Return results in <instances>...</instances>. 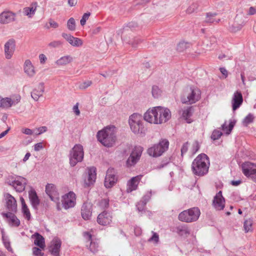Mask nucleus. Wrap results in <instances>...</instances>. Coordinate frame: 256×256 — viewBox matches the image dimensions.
<instances>
[{
    "label": "nucleus",
    "instance_id": "f257e3e1",
    "mask_svg": "<svg viewBox=\"0 0 256 256\" xmlns=\"http://www.w3.org/2000/svg\"><path fill=\"white\" fill-rule=\"evenodd\" d=\"M116 128L114 126H108L97 134L98 140L107 147L112 146L116 140Z\"/></svg>",
    "mask_w": 256,
    "mask_h": 256
},
{
    "label": "nucleus",
    "instance_id": "f03ea898",
    "mask_svg": "<svg viewBox=\"0 0 256 256\" xmlns=\"http://www.w3.org/2000/svg\"><path fill=\"white\" fill-rule=\"evenodd\" d=\"M208 156L204 154H199L193 161L192 168L196 175L204 176L206 174L209 168Z\"/></svg>",
    "mask_w": 256,
    "mask_h": 256
},
{
    "label": "nucleus",
    "instance_id": "7ed1b4c3",
    "mask_svg": "<svg viewBox=\"0 0 256 256\" xmlns=\"http://www.w3.org/2000/svg\"><path fill=\"white\" fill-rule=\"evenodd\" d=\"M128 124L132 132L135 134L144 136L146 128L144 126V118L141 114L134 113L128 118Z\"/></svg>",
    "mask_w": 256,
    "mask_h": 256
},
{
    "label": "nucleus",
    "instance_id": "20e7f679",
    "mask_svg": "<svg viewBox=\"0 0 256 256\" xmlns=\"http://www.w3.org/2000/svg\"><path fill=\"white\" fill-rule=\"evenodd\" d=\"M201 92L194 86L187 87L184 92L181 98L182 102L186 104H193L200 98Z\"/></svg>",
    "mask_w": 256,
    "mask_h": 256
},
{
    "label": "nucleus",
    "instance_id": "39448f33",
    "mask_svg": "<svg viewBox=\"0 0 256 256\" xmlns=\"http://www.w3.org/2000/svg\"><path fill=\"white\" fill-rule=\"evenodd\" d=\"M200 211L198 207H194L183 210L180 213L178 219L182 222L190 223L196 222L199 218Z\"/></svg>",
    "mask_w": 256,
    "mask_h": 256
},
{
    "label": "nucleus",
    "instance_id": "423d86ee",
    "mask_svg": "<svg viewBox=\"0 0 256 256\" xmlns=\"http://www.w3.org/2000/svg\"><path fill=\"white\" fill-rule=\"evenodd\" d=\"M84 156L83 146L80 144H76L70 150L69 154L70 164L74 166L78 162L82 161Z\"/></svg>",
    "mask_w": 256,
    "mask_h": 256
},
{
    "label": "nucleus",
    "instance_id": "0eeeda50",
    "mask_svg": "<svg viewBox=\"0 0 256 256\" xmlns=\"http://www.w3.org/2000/svg\"><path fill=\"white\" fill-rule=\"evenodd\" d=\"M169 142L166 139H163L160 141L158 144H154L148 150V153L150 156L158 157L162 155L168 148Z\"/></svg>",
    "mask_w": 256,
    "mask_h": 256
},
{
    "label": "nucleus",
    "instance_id": "6e6552de",
    "mask_svg": "<svg viewBox=\"0 0 256 256\" xmlns=\"http://www.w3.org/2000/svg\"><path fill=\"white\" fill-rule=\"evenodd\" d=\"M156 122L161 124L166 122L171 118V112L168 108L162 106H156Z\"/></svg>",
    "mask_w": 256,
    "mask_h": 256
},
{
    "label": "nucleus",
    "instance_id": "1a4fd4ad",
    "mask_svg": "<svg viewBox=\"0 0 256 256\" xmlns=\"http://www.w3.org/2000/svg\"><path fill=\"white\" fill-rule=\"evenodd\" d=\"M142 151L143 148L142 146H135L126 160V166L130 167L134 166L140 160Z\"/></svg>",
    "mask_w": 256,
    "mask_h": 256
},
{
    "label": "nucleus",
    "instance_id": "9d476101",
    "mask_svg": "<svg viewBox=\"0 0 256 256\" xmlns=\"http://www.w3.org/2000/svg\"><path fill=\"white\" fill-rule=\"evenodd\" d=\"M21 96L19 94L13 95L12 98H2L0 96V108H8L20 102Z\"/></svg>",
    "mask_w": 256,
    "mask_h": 256
},
{
    "label": "nucleus",
    "instance_id": "9b49d317",
    "mask_svg": "<svg viewBox=\"0 0 256 256\" xmlns=\"http://www.w3.org/2000/svg\"><path fill=\"white\" fill-rule=\"evenodd\" d=\"M76 197L75 194L70 192L62 197V204L65 209L74 207L76 204Z\"/></svg>",
    "mask_w": 256,
    "mask_h": 256
},
{
    "label": "nucleus",
    "instance_id": "f8f14e48",
    "mask_svg": "<svg viewBox=\"0 0 256 256\" xmlns=\"http://www.w3.org/2000/svg\"><path fill=\"white\" fill-rule=\"evenodd\" d=\"M16 50V43L13 39L8 40L4 46L5 57L6 59H10Z\"/></svg>",
    "mask_w": 256,
    "mask_h": 256
},
{
    "label": "nucleus",
    "instance_id": "ddd939ff",
    "mask_svg": "<svg viewBox=\"0 0 256 256\" xmlns=\"http://www.w3.org/2000/svg\"><path fill=\"white\" fill-rule=\"evenodd\" d=\"M212 206L217 210H221L225 206V200L222 196V191H219L214 196L212 200Z\"/></svg>",
    "mask_w": 256,
    "mask_h": 256
},
{
    "label": "nucleus",
    "instance_id": "4468645a",
    "mask_svg": "<svg viewBox=\"0 0 256 256\" xmlns=\"http://www.w3.org/2000/svg\"><path fill=\"white\" fill-rule=\"evenodd\" d=\"M242 168L244 174L246 176L254 175L256 176V164L246 162L242 164Z\"/></svg>",
    "mask_w": 256,
    "mask_h": 256
},
{
    "label": "nucleus",
    "instance_id": "2eb2a0df",
    "mask_svg": "<svg viewBox=\"0 0 256 256\" xmlns=\"http://www.w3.org/2000/svg\"><path fill=\"white\" fill-rule=\"evenodd\" d=\"M16 14L10 11H4L0 14V22L9 24L16 20Z\"/></svg>",
    "mask_w": 256,
    "mask_h": 256
},
{
    "label": "nucleus",
    "instance_id": "dca6fc26",
    "mask_svg": "<svg viewBox=\"0 0 256 256\" xmlns=\"http://www.w3.org/2000/svg\"><path fill=\"white\" fill-rule=\"evenodd\" d=\"M112 220V216L110 212L104 211L99 214L97 218V222L102 226H107L110 224Z\"/></svg>",
    "mask_w": 256,
    "mask_h": 256
},
{
    "label": "nucleus",
    "instance_id": "f3484780",
    "mask_svg": "<svg viewBox=\"0 0 256 256\" xmlns=\"http://www.w3.org/2000/svg\"><path fill=\"white\" fill-rule=\"evenodd\" d=\"M62 36L64 38L71 46L75 47H79L83 44L82 40L78 38H75L70 34L63 32Z\"/></svg>",
    "mask_w": 256,
    "mask_h": 256
},
{
    "label": "nucleus",
    "instance_id": "a211bd4d",
    "mask_svg": "<svg viewBox=\"0 0 256 256\" xmlns=\"http://www.w3.org/2000/svg\"><path fill=\"white\" fill-rule=\"evenodd\" d=\"M46 192L52 200L56 202L59 201L58 194L54 184H48L46 186Z\"/></svg>",
    "mask_w": 256,
    "mask_h": 256
},
{
    "label": "nucleus",
    "instance_id": "6ab92c4d",
    "mask_svg": "<svg viewBox=\"0 0 256 256\" xmlns=\"http://www.w3.org/2000/svg\"><path fill=\"white\" fill-rule=\"evenodd\" d=\"M61 240L58 238H54L50 242L49 252L53 256H58L61 246Z\"/></svg>",
    "mask_w": 256,
    "mask_h": 256
},
{
    "label": "nucleus",
    "instance_id": "aec40b11",
    "mask_svg": "<svg viewBox=\"0 0 256 256\" xmlns=\"http://www.w3.org/2000/svg\"><path fill=\"white\" fill-rule=\"evenodd\" d=\"M24 73L29 78H33L36 74L35 68L30 60H26L24 61Z\"/></svg>",
    "mask_w": 256,
    "mask_h": 256
},
{
    "label": "nucleus",
    "instance_id": "412c9836",
    "mask_svg": "<svg viewBox=\"0 0 256 256\" xmlns=\"http://www.w3.org/2000/svg\"><path fill=\"white\" fill-rule=\"evenodd\" d=\"M243 98L242 93L238 91L235 92L232 100V110L234 111L237 110L241 106Z\"/></svg>",
    "mask_w": 256,
    "mask_h": 256
},
{
    "label": "nucleus",
    "instance_id": "4be33fe9",
    "mask_svg": "<svg viewBox=\"0 0 256 256\" xmlns=\"http://www.w3.org/2000/svg\"><path fill=\"white\" fill-rule=\"evenodd\" d=\"M143 118L150 123L157 124L156 107L148 109L144 114Z\"/></svg>",
    "mask_w": 256,
    "mask_h": 256
},
{
    "label": "nucleus",
    "instance_id": "5701e85b",
    "mask_svg": "<svg viewBox=\"0 0 256 256\" xmlns=\"http://www.w3.org/2000/svg\"><path fill=\"white\" fill-rule=\"evenodd\" d=\"M92 205L88 202L84 203L82 207L81 210L82 218L84 220H90L92 216Z\"/></svg>",
    "mask_w": 256,
    "mask_h": 256
},
{
    "label": "nucleus",
    "instance_id": "b1692460",
    "mask_svg": "<svg viewBox=\"0 0 256 256\" xmlns=\"http://www.w3.org/2000/svg\"><path fill=\"white\" fill-rule=\"evenodd\" d=\"M20 180H14L10 184L18 192H22L24 190L26 180L24 177H20Z\"/></svg>",
    "mask_w": 256,
    "mask_h": 256
},
{
    "label": "nucleus",
    "instance_id": "393cba45",
    "mask_svg": "<svg viewBox=\"0 0 256 256\" xmlns=\"http://www.w3.org/2000/svg\"><path fill=\"white\" fill-rule=\"evenodd\" d=\"M6 208L10 211L15 212L16 211V201L11 194H6Z\"/></svg>",
    "mask_w": 256,
    "mask_h": 256
},
{
    "label": "nucleus",
    "instance_id": "a878e982",
    "mask_svg": "<svg viewBox=\"0 0 256 256\" xmlns=\"http://www.w3.org/2000/svg\"><path fill=\"white\" fill-rule=\"evenodd\" d=\"M140 180L139 177H132L127 183V192H130L137 189L138 184Z\"/></svg>",
    "mask_w": 256,
    "mask_h": 256
},
{
    "label": "nucleus",
    "instance_id": "bb28decb",
    "mask_svg": "<svg viewBox=\"0 0 256 256\" xmlns=\"http://www.w3.org/2000/svg\"><path fill=\"white\" fill-rule=\"evenodd\" d=\"M28 197L32 207L34 209H37L40 204V200L34 190H31L29 191Z\"/></svg>",
    "mask_w": 256,
    "mask_h": 256
},
{
    "label": "nucleus",
    "instance_id": "cd10ccee",
    "mask_svg": "<svg viewBox=\"0 0 256 256\" xmlns=\"http://www.w3.org/2000/svg\"><path fill=\"white\" fill-rule=\"evenodd\" d=\"M4 216L8 218V223L12 226H18L20 224V221L17 217L12 212L2 213Z\"/></svg>",
    "mask_w": 256,
    "mask_h": 256
},
{
    "label": "nucleus",
    "instance_id": "c85d7f7f",
    "mask_svg": "<svg viewBox=\"0 0 256 256\" xmlns=\"http://www.w3.org/2000/svg\"><path fill=\"white\" fill-rule=\"evenodd\" d=\"M73 58L70 55H66L60 57L55 62L56 64L58 66H66L73 61Z\"/></svg>",
    "mask_w": 256,
    "mask_h": 256
},
{
    "label": "nucleus",
    "instance_id": "c756f323",
    "mask_svg": "<svg viewBox=\"0 0 256 256\" xmlns=\"http://www.w3.org/2000/svg\"><path fill=\"white\" fill-rule=\"evenodd\" d=\"M37 8V3H32L30 6L26 7L23 9V13L24 16H28L29 18H31L35 14Z\"/></svg>",
    "mask_w": 256,
    "mask_h": 256
},
{
    "label": "nucleus",
    "instance_id": "7c9ffc66",
    "mask_svg": "<svg viewBox=\"0 0 256 256\" xmlns=\"http://www.w3.org/2000/svg\"><path fill=\"white\" fill-rule=\"evenodd\" d=\"M44 92V84L43 83H40L38 86V89H34L31 93L32 98L37 101L38 98L42 96Z\"/></svg>",
    "mask_w": 256,
    "mask_h": 256
},
{
    "label": "nucleus",
    "instance_id": "2f4dec72",
    "mask_svg": "<svg viewBox=\"0 0 256 256\" xmlns=\"http://www.w3.org/2000/svg\"><path fill=\"white\" fill-rule=\"evenodd\" d=\"M32 238H34V244L39 246L40 248H44L45 247V242L44 238L38 232H36L32 235Z\"/></svg>",
    "mask_w": 256,
    "mask_h": 256
},
{
    "label": "nucleus",
    "instance_id": "473e14b6",
    "mask_svg": "<svg viewBox=\"0 0 256 256\" xmlns=\"http://www.w3.org/2000/svg\"><path fill=\"white\" fill-rule=\"evenodd\" d=\"M193 113V108L192 106H190L182 110V116L186 121L188 123H191L192 120L190 118L192 116Z\"/></svg>",
    "mask_w": 256,
    "mask_h": 256
},
{
    "label": "nucleus",
    "instance_id": "72a5a7b5",
    "mask_svg": "<svg viewBox=\"0 0 256 256\" xmlns=\"http://www.w3.org/2000/svg\"><path fill=\"white\" fill-rule=\"evenodd\" d=\"M218 14L216 12L206 14L205 22L207 23H218L220 21V18H217Z\"/></svg>",
    "mask_w": 256,
    "mask_h": 256
},
{
    "label": "nucleus",
    "instance_id": "f704fd0d",
    "mask_svg": "<svg viewBox=\"0 0 256 256\" xmlns=\"http://www.w3.org/2000/svg\"><path fill=\"white\" fill-rule=\"evenodd\" d=\"M176 232L180 236H187L190 234L188 228L185 224L179 226L176 228Z\"/></svg>",
    "mask_w": 256,
    "mask_h": 256
},
{
    "label": "nucleus",
    "instance_id": "c9c22d12",
    "mask_svg": "<svg viewBox=\"0 0 256 256\" xmlns=\"http://www.w3.org/2000/svg\"><path fill=\"white\" fill-rule=\"evenodd\" d=\"M252 224L253 220L252 218H250L244 220V228L246 233L252 232L253 231Z\"/></svg>",
    "mask_w": 256,
    "mask_h": 256
},
{
    "label": "nucleus",
    "instance_id": "e433bc0d",
    "mask_svg": "<svg viewBox=\"0 0 256 256\" xmlns=\"http://www.w3.org/2000/svg\"><path fill=\"white\" fill-rule=\"evenodd\" d=\"M117 181V177H105L104 186L106 188H110L116 184Z\"/></svg>",
    "mask_w": 256,
    "mask_h": 256
},
{
    "label": "nucleus",
    "instance_id": "4c0bfd02",
    "mask_svg": "<svg viewBox=\"0 0 256 256\" xmlns=\"http://www.w3.org/2000/svg\"><path fill=\"white\" fill-rule=\"evenodd\" d=\"M96 177H84V188L93 185L96 182Z\"/></svg>",
    "mask_w": 256,
    "mask_h": 256
},
{
    "label": "nucleus",
    "instance_id": "58836bf2",
    "mask_svg": "<svg viewBox=\"0 0 256 256\" xmlns=\"http://www.w3.org/2000/svg\"><path fill=\"white\" fill-rule=\"evenodd\" d=\"M234 122H230L229 124V125H228V126L226 124V122H224L222 126V130L226 134H229L234 126Z\"/></svg>",
    "mask_w": 256,
    "mask_h": 256
},
{
    "label": "nucleus",
    "instance_id": "ea45409f",
    "mask_svg": "<svg viewBox=\"0 0 256 256\" xmlns=\"http://www.w3.org/2000/svg\"><path fill=\"white\" fill-rule=\"evenodd\" d=\"M66 26L70 31H74L76 28V21L73 18H70L67 22Z\"/></svg>",
    "mask_w": 256,
    "mask_h": 256
},
{
    "label": "nucleus",
    "instance_id": "a19ab883",
    "mask_svg": "<svg viewBox=\"0 0 256 256\" xmlns=\"http://www.w3.org/2000/svg\"><path fill=\"white\" fill-rule=\"evenodd\" d=\"M190 44L188 42H182L178 45L177 49L180 52H183L190 48Z\"/></svg>",
    "mask_w": 256,
    "mask_h": 256
},
{
    "label": "nucleus",
    "instance_id": "79ce46f5",
    "mask_svg": "<svg viewBox=\"0 0 256 256\" xmlns=\"http://www.w3.org/2000/svg\"><path fill=\"white\" fill-rule=\"evenodd\" d=\"M254 120L253 115L249 114L242 120L243 125L247 126L248 124L251 123Z\"/></svg>",
    "mask_w": 256,
    "mask_h": 256
},
{
    "label": "nucleus",
    "instance_id": "37998d69",
    "mask_svg": "<svg viewBox=\"0 0 256 256\" xmlns=\"http://www.w3.org/2000/svg\"><path fill=\"white\" fill-rule=\"evenodd\" d=\"M152 94L155 98H158L161 94V90L158 86H154L152 88Z\"/></svg>",
    "mask_w": 256,
    "mask_h": 256
},
{
    "label": "nucleus",
    "instance_id": "c03bdc74",
    "mask_svg": "<svg viewBox=\"0 0 256 256\" xmlns=\"http://www.w3.org/2000/svg\"><path fill=\"white\" fill-rule=\"evenodd\" d=\"M86 172L88 174V176H96V168L94 166L88 167L86 168Z\"/></svg>",
    "mask_w": 256,
    "mask_h": 256
},
{
    "label": "nucleus",
    "instance_id": "a18cd8bd",
    "mask_svg": "<svg viewBox=\"0 0 256 256\" xmlns=\"http://www.w3.org/2000/svg\"><path fill=\"white\" fill-rule=\"evenodd\" d=\"M98 244L95 242L91 241L90 244V250L93 253L96 252L98 250Z\"/></svg>",
    "mask_w": 256,
    "mask_h": 256
},
{
    "label": "nucleus",
    "instance_id": "49530a36",
    "mask_svg": "<svg viewBox=\"0 0 256 256\" xmlns=\"http://www.w3.org/2000/svg\"><path fill=\"white\" fill-rule=\"evenodd\" d=\"M146 205V204H145V202H143L141 200L138 202L136 206L139 212L142 214L143 212L144 211V208Z\"/></svg>",
    "mask_w": 256,
    "mask_h": 256
},
{
    "label": "nucleus",
    "instance_id": "de8ad7c7",
    "mask_svg": "<svg viewBox=\"0 0 256 256\" xmlns=\"http://www.w3.org/2000/svg\"><path fill=\"white\" fill-rule=\"evenodd\" d=\"M222 134L220 130H215L212 133L211 138L213 140H216L220 138Z\"/></svg>",
    "mask_w": 256,
    "mask_h": 256
},
{
    "label": "nucleus",
    "instance_id": "09e8293b",
    "mask_svg": "<svg viewBox=\"0 0 256 256\" xmlns=\"http://www.w3.org/2000/svg\"><path fill=\"white\" fill-rule=\"evenodd\" d=\"M90 14H91L90 12H87L83 14L82 19L80 20V24L82 26H84L86 24V22L89 18Z\"/></svg>",
    "mask_w": 256,
    "mask_h": 256
},
{
    "label": "nucleus",
    "instance_id": "8fccbe9b",
    "mask_svg": "<svg viewBox=\"0 0 256 256\" xmlns=\"http://www.w3.org/2000/svg\"><path fill=\"white\" fill-rule=\"evenodd\" d=\"M198 5L196 3L192 4L186 10V12L188 14H190L194 12L198 8Z\"/></svg>",
    "mask_w": 256,
    "mask_h": 256
},
{
    "label": "nucleus",
    "instance_id": "3c124183",
    "mask_svg": "<svg viewBox=\"0 0 256 256\" xmlns=\"http://www.w3.org/2000/svg\"><path fill=\"white\" fill-rule=\"evenodd\" d=\"M2 241L5 248L10 252H12V249L10 246V244L8 240L2 236Z\"/></svg>",
    "mask_w": 256,
    "mask_h": 256
},
{
    "label": "nucleus",
    "instance_id": "603ef678",
    "mask_svg": "<svg viewBox=\"0 0 256 256\" xmlns=\"http://www.w3.org/2000/svg\"><path fill=\"white\" fill-rule=\"evenodd\" d=\"M62 42L60 40H54L48 44V46L50 48H56L60 46Z\"/></svg>",
    "mask_w": 256,
    "mask_h": 256
},
{
    "label": "nucleus",
    "instance_id": "864d4df0",
    "mask_svg": "<svg viewBox=\"0 0 256 256\" xmlns=\"http://www.w3.org/2000/svg\"><path fill=\"white\" fill-rule=\"evenodd\" d=\"M92 84V82L90 80H86L81 83L79 85V88L80 90H85L90 86Z\"/></svg>",
    "mask_w": 256,
    "mask_h": 256
},
{
    "label": "nucleus",
    "instance_id": "5fc2aeb1",
    "mask_svg": "<svg viewBox=\"0 0 256 256\" xmlns=\"http://www.w3.org/2000/svg\"><path fill=\"white\" fill-rule=\"evenodd\" d=\"M152 190L148 191L144 196L142 198L141 200L143 202H145V204H147V202L150 200L152 196Z\"/></svg>",
    "mask_w": 256,
    "mask_h": 256
},
{
    "label": "nucleus",
    "instance_id": "6e6d98bb",
    "mask_svg": "<svg viewBox=\"0 0 256 256\" xmlns=\"http://www.w3.org/2000/svg\"><path fill=\"white\" fill-rule=\"evenodd\" d=\"M32 252L34 256H42L44 255V253L42 252L41 250L37 247L32 248Z\"/></svg>",
    "mask_w": 256,
    "mask_h": 256
},
{
    "label": "nucleus",
    "instance_id": "4d7b16f0",
    "mask_svg": "<svg viewBox=\"0 0 256 256\" xmlns=\"http://www.w3.org/2000/svg\"><path fill=\"white\" fill-rule=\"evenodd\" d=\"M22 211L26 218L28 220H30V219L31 215L28 208L27 207L22 208Z\"/></svg>",
    "mask_w": 256,
    "mask_h": 256
},
{
    "label": "nucleus",
    "instance_id": "13d9d810",
    "mask_svg": "<svg viewBox=\"0 0 256 256\" xmlns=\"http://www.w3.org/2000/svg\"><path fill=\"white\" fill-rule=\"evenodd\" d=\"M200 147L198 142L197 141L194 142L192 148V153L195 154L198 150Z\"/></svg>",
    "mask_w": 256,
    "mask_h": 256
},
{
    "label": "nucleus",
    "instance_id": "bf43d9fd",
    "mask_svg": "<svg viewBox=\"0 0 256 256\" xmlns=\"http://www.w3.org/2000/svg\"><path fill=\"white\" fill-rule=\"evenodd\" d=\"M109 205V200L107 198L102 200L100 202V206L103 208H106Z\"/></svg>",
    "mask_w": 256,
    "mask_h": 256
},
{
    "label": "nucleus",
    "instance_id": "052dcab7",
    "mask_svg": "<svg viewBox=\"0 0 256 256\" xmlns=\"http://www.w3.org/2000/svg\"><path fill=\"white\" fill-rule=\"evenodd\" d=\"M235 25L236 24H234V25H232L231 27L230 28V30L232 32H236L240 30L242 26V24H238L236 26Z\"/></svg>",
    "mask_w": 256,
    "mask_h": 256
},
{
    "label": "nucleus",
    "instance_id": "680f3d73",
    "mask_svg": "<svg viewBox=\"0 0 256 256\" xmlns=\"http://www.w3.org/2000/svg\"><path fill=\"white\" fill-rule=\"evenodd\" d=\"M188 142L184 143L181 148V152L182 155H183L184 154H186L188 150Z\"/></svg>",
    "mask_w": 256,
    "mask_h": 256
},
{
    "label": "nucleus",
    "instance_id": "e2e57ef3",
    "mask_svg": "<svg viewBox=\"0 0 256 256\" xmlns=\"http://www.w3.org/2000/svg\"><path fill=\"white\" fill-rule=\"evenodd\" d=\"M152 233H153V235L150 238V239L149 240L150 241H154L156 242H158V240H159V236H158V235L156 233V232H152Z\"/></svg>",
    "mask_w": 256,
    "mask_h": 256
},
{
    "label": "nucleus",
    "instance_id": "0e129e2a",
    "mask_svg": "<svg viewBox=\"0 0 256 256\" xmlns=\"http://www.w3.org/2000/svg\"><path fill=\"white\" fill-rule=\"evenodd\" d=\"M44 148L42 142H38L34 144V150L35 151L38 152Z\"/></svg>",
    "mask_w": 256,
    "mask_h": 256
},
{
    "label": "nucleus",
    "instance_id": "69168bd1",
    "mask_svg": "<svg viewBox=\"0 0 256 256\" xmlns=\"http://www.w3.org/2000/svg\"><path fill=\"white\" fill-rule=\"evenodd\" d=\"M84 236L85 238L87 240V242H90L92 240V234L88 232H84Z\"/></svg>",
    "mask_w": 256,
    "mask_h": 256
},
{
    "label": "nucleus",
    "instance_id": "338daca9",
    "mask_svg": "<svg viewBox=\"0 0 256 256\" xmlns=\"http://www.w3.org/2000/svg\"><path fill=\"white\" fill-rule=\"evenodd\" d=\"M39 60L41 64H44L46 62L47 58L44 54H40L39 55Z\"/></svg>",
    "mask_w": 256,
    "mask_h": 256
},
{
    "label": "nucleus",
    "instance_id": "774afa93",
    "mask_svg": "<svg viewBox=\"0 0 256 256\" xmlns=\"http://www.w3.org/2000/svg\"><path fill=\"white\" fill-rule=\"evenodd\" d=\"M106 176H115L114 170L113 168H110L108 170Z\"/></svg>",
    "mask_w": 256,
    "mask_h": 256
}]
</instances>
